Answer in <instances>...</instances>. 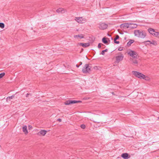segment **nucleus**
Segmentation results:
<instances>
[{"instance_id": "obj_1", "label": "nucleus", "mask_w": 159, "mask_h": 159, "mask_svg": "<svg viewBox=\"0 0 159 159\" xmlns=\"http://www.w3.org/2000/svg\"><path fill=\"white\" fill-rule=\"evenodd\" d=\"M134 34L135 36L142 39L144 38L146 35V33L145 31L142 30H135Z\"/></svg>"}, {"instance_id": "obj_2", "label": "nucleus", "mask_w": 159, "mask_h": 159, "mask_svg": "<svg viewBox=\"0 0 159 159\" xmlns=\"http://www.w3.org/2000/svg\"><path fill=\"white\" fill-rule=\"evenodd\" d=\"M91 67L88 64H86L82 68V71L84 73H90L91 71Z\"/></svg>"}, {"instance_id": "obj_3", "label": "nucleus", "mask_w": 159, "mask_h": 159, "mask_svg": "<svg viewBox=\"0 0 159 159\" xmlns=\"http://www.w3.org/2000/svg\"><path fill=\"white\" fill-rule=\"evenodd\" d=\"M132 73L136 77L140 79H144V77H145L144 75L137 71H133Z\"/></svg>"}, {"instance_id": "obj_4", "label": "nucleus", "mask_w": 159, "mask_h": 159, "mask_svg": "<svg viewBox=\"0 0 159 159\" xmlns=\"http://www.w3.org/2000/svg\"><path fill=\"white\" fill-rule=\"evenodd\" d=\"M82 102L80 100H68L64 102V104L66 105H68L70 104H75L77 103H81Z\"/></svg>"}, {"instance_id": "obj_5", "label": "nucleus", "mask_w": 159, "mask_h": 159, "mask_svg": "<svg viewBox=\"0 0 159 159\" xmlns=\"http://www.w3.org/2000/svg\"><path fill=\"white\" fill-rule=\"evenodd\" d=\"M128 54L131 57H132L133 58H137L138 54L134 51L130 50L128 53Z\"/></svg>"}, {"instance_id": "obj_6", "label": "nucleus", "mask_w": 159, "mask_h": 159, "mask_svg": "<svg viewBox=\"0 0 159 159\" xmlns=\"http://www.w3.org/2000/svg\"><path fill=\"white\" fill-rule=\"evenodd\" d=\"M75 20L77 22L80 23H83L86 21V19L85 18H83L82 17H75Z\"/></svg>"}, {"instance_id": "obj_7", "label": "nucleus", "mask_w": 159, "mask_h": 159, "mask_svg": "<svg viewBox=\"0 0 159 159\" xmlns=\"http://www.w3.org/2000/svg\"><path fill=\"white\" fill-rule=\"evenodd\" d=\"M98 25V27L101 30L106 29L108 27V25L104 23L100 22Z\"/></svg>"}, {"instance_id": "obj_8", "label": "nucleus", "mask_w": 159, "mask_h": 159, "mask_svg": "<svg viewBox=\"0 0 159 159\" xmlns=\"http://www.w3.org/2000/svg\"><path fill=\"white\" fill-rule=\"evenodd\" d=\"M119 53L121 54L120 55L116 57V61L117 63L122 61L123 60L124 57L123 54H121V52L120 53Z\"/></svg>"}, {"instance_id": "obj_9", "label": "nucleus", "mask_w": 159, "mask_h": 159, "mask_svg": "<svg viewBox=\"0 0 159 159\" xmlns=\"http://www.w3.org/2000/svg\"><path fill=\"white\" fill-rule=\"evenodd\" d=\"M130 23H126L122 24L120 25V27L121 29L129 28V25Z\"/></svg>"}, {"instance_id": "obj_10", "label": "nucleus", "mask_w": 159, "mask_h": 159, "mask_svg": "<svg viewBox=\"0 0 159 159\" xmlns=\"http://www.w3.org/2000/svg\"><path fill=\"white\" fill-rule=\"evenodd\" d=\"M121 157L124 159H128L130 157V156L126 153L122 154Z\"/></svg>"}, {"instance_id": "obj_11", "label": "nucleus", "mask_w": 159, "mask_h": 159, "mask_svg": "<svg viewBox=\"0 0 159 159\" xmlns=\"http://www.w3.org/2000/svg\"><path fill=\"white\" fill-rule=\"evenodd\" d=\"M78 44L82 46L84 48H86L88 47L90 45L89 43H80Z\"/></svg>"}, {"instance_id": "obj_12", "label": "nucleus", "mask_w": 159, "mask_h": 159, "mask_svg": "<svg viewBox=\"0 0 159 159\" xmlns=\"http://www.w3.org/2000/svg\"><path fill=\"white\" fill-rule=\"evenodd\" d=\"M47 132V131L46 130H42L38 132V134L44 136L46 134Z\"/></svg>"}, {"instance_id": "obj_13", "label": "nucleus", "mask_w": 159, "mask_h": 159, "mask_svg": "<svg viewBox=\"0 0 159 159\" xmlns=\"http://www.w3.org/2000/svg\"><path fill=\"white\" fill-rule=\"evenodd\" d=\"M145 43H147V44H152L155 45L157 44V42L154 40H152V42L148 40L145 42Z\"/></svg>"}, {"instance_id": "obj_14", "label": "nucleus", "mask_w": 159, "mask_h": 159, "mask_svg": "<svg viewBox=\"0 0 159 159\" xmlns=\"http://www.w3.org/2000/svg\"><path fill=\"white\" fill-rule=\"evenodd\" d=\"M148 31L151 34H152L153 35L156 32L154 29L151 28H149L148 29Z\"/></svg>"}, {"instance_id": "obj_15", "label": "nucleus", "mask_w": 159, "mask_h": 159, "mask_svg": "<svg viewBox=\"0 0 159 159\" xmlns=\"http://www.w3.org/2000/svg\"><path fill=\"white\" fill-rule=\"evenodd\" d=\"M27 128V127L26 125H24L22 127L23 131L25 134H27L28 133Z\"/></svg>"}, {"instance_id": "obj_16", "label": "nucleus", "mask_w": 159, "mask_h": 159, "mask_svg": "<svg viewBox=\"0 0 159 159\" xmlns=\"http://www.w3.org/2000/svg\"><path fill=\"white\" fill-rule=\"evenodd\" d=\"M130 25H129V28L130 29H134L136 28L137 26V25L136 24H132L130 23Z\"/></svg>"}, {"instance_id": "obj_17", "label": "nucleus", "mask_w": 159, "mask_h": 159, "mask_svg": "<svg viewBox=\"0 0 159 159\" xmlns=\"http://www.w3.org/2000/svg\"><path fill=\"white\" fill-rule=\"evenodd\" d=\"M102 42L104 44H108V41L107 40V38L105 37H104L102 39Z\"/></svg>"}, {"instance_id": "obj_18", "label": "nucleus", "mask_w": 159, "mask_h": 159, "mask_svg": "<svg viewBox=\"0 0 159 159\" xmlns=\"http://www.w3.org/2000/svg\"><path fill=\"white\" fill-rule=\"evenodd\" d=\"M134 40H133L130 39L128 42L127 45L128 46H130L132 43H133L134 42Z\"/></svg>"}, {"instance_id": "obj_19", "label": "nucleus", "mask_w": 159, "mask_h": 159, "mask_svg": "<svg viewBox=\"0 0 159 159\" xmlns=\"http://www.w3.org/2000/svg\"><path fill=\"white\" fill-rule=\"evenodd\" d=\"M84 35L83 34H80L75 35L74 37H79L80 39H83L84 38Z\"/></svg>"}, {"instance_id": "obj_20", "label": "nucleus", "mask_w": 159, "mask_h": 159, "mask_svg": "<svg viewBox=\"0 0 159 159\" xmlns=\"http://www.w3.org/2000/svg\"><path fill=\"white\" fill-rule=\"evenodd\" d=\"M132 63L135 64H138V61H137L135 59V58H133L132 59Z\"/></svg>"}, {"instance_id": "obj_21", "label": "nucleus", "mask_w": 159, "mask_h": 159, "mask_svg": "<svg viewBox=\"0 0 159 159\" xmlns=\"http://www.w3.org/2000/svg\"><path fill=\"white\" fill-rule=\"evenodd\" d=\"M14 97H15V95H12L11 96L8 97L7 98V101L8 100H10L11 99H12V98H14Z\"/></svg>"}, {"instance_id": "obj_22", "label": "nucleus", "mask_w": 159, "mask_h": 159, "mask_svg": "<svg viewBox=\"0 0 159 159\" xmlns=\"http://www.w3.org/2000/svg\"><path fill=\"white\" fill-rule=\"evenodd\" d=\"M108 51V49H106L104 50H102L101 53H100V54H102V55H104L105 54V52H107Z\"/></svg>"}, {"instance_id": "obj_23", "label": "nucleus", "mask_w": 159, "mask_h": 159, "mask_svg": "<svg viewBox=\"0 0 159 159\" xmlns=\"http://www.w3.org/2000/svg\"><path fill=\"white\" fill-rule=\"evenodd\" d=\"M153 36H156V37H159V33L155 32Z\"/></svg>"}, {"instance_id": "obj_24", "label": "nucleus", "mask_w": 159, "mask_h": 159, "mask_svg": "<svg viewBox=\"0 0 159 159\" xmlns=\"http://www.w3.org/2000/svg\"><path fill=\"white\" fill-rule=\"evenodd\" d=\"M5 27L4 24L3 23H0V27L2 28L3 29Z\"/></svg>"}, {"instance_id": "obj_25", "label": "nucleus", "mask_w": 159, "mask_h": 159, "mask_svg": "<svg viewBox=\"0 0 159 159\" xmlns=\"http://www.w3.org/2000/svg\"><path fill=\"white\" fill-rule=\"evenodd\" d=\"M62 10H61V13H65L66 12V11L63 8H62Z\"/></svg>"}, {"instance_id": "obj_26", "label": "nucleus", "mask_w": 159, "mask_h": 159, "mask_svg": "<svg viewBox=\"0 0 159 159\" xmlns=\"http://www.w3.org/2000/svg\"><path fill=\"white\" fill-rule=\"evenodd\" d=\"M5 75L4 72H2L0 74V79L2 78Z\"/></svg>"}, {"instance_id": "obj_27", "label": "nucleus", "mask_w": 159, "mask_h": 159, "mask_svg": "<svg viewBox=\"0 0 159 159\" xmlns=\"http://www.w3.org/2000/svg\"><path fill=\"white\" fill-rule=\"evenodd\" d=\"M62 9V8H59L56 10V12L58 13H61V10Z\"/></svg>"}, {"instance_id": "obj_28", "label": "nucleus", "mask_w": 159, "mask_h": 159, "mask_svg": "<svg viewBox=\"0 0 159 159\" xmlns=\"http://www.w3.org/2000/svg\"><path fill=\"white\" fill-rule=\"evenodd\" d=\"M80 127L82 129H84L86 127V126L85 125L82 124L80 125Z\"/></svg>"}, {"instance_id": "obj_29", "label": "nucleus", "mask_w": 159, "mask_h": 159, "mask_svg": "<svg viewBox=\"0 0 159 159\" xmlns=\"http://www.w3.org/2000/svg\"><path fill=\"white\" fill-rule=\"evenodd\" d=\"M102 45L103 46L104 45L102 43H98V48H101V47Z\"/></svg>"}, {"instance_id": "obj_30", "label": "nucleus", "mask_w": 159, "mask_h": 159, "mask_svg": "<svg viewBox=\"0 0 159 159\" xmlns=\"http://www.w3.org/2000/svg\"><path fill=\"white\" fill-rule=\"evenodd\" d=\"M29 96H31L32 94L30 93H27L26 95V97H28Z\"/></svg>"}, {"instance_id": "obj_31", "label": "nucleus", "mask_w": 159, "mask_h": 159, "mask_svg": "<svg viewBox=\"0 0 159 159\" xmlns=\"http://www.w3.org/2000/svg\"><path fill=\"white\" fill-rule=\"evenodd\" d=\"M144 79H143L145 80H149V78L148 77L145 76V77H144Z\"/></svg>"}, {"instance_id": "obj_32", "label": "nucleus", "mask_w": 159, "mask_h": 159, "mask_svg": "<svg viewBox=\"0 0 159 159\" xmlns=\"http://www.w3.org/2000/svg\"><path fill=\"white\" fill-rule=\"evenodd\" d=\"M119 38V36L118 35H116L115 39L117 40V39H118Z\"/></svg>"}, {"instance_id": "obj_33", "label": "nucleus", "mask_w": 159, "mask_h": 159, "mask_svg": "<svg viewBox=\"0 0 159 159\" xmlns=\"http://www.w3.org/2000/svg\"><path fill=\"white\" fill-rule=\"evenodd\" d=\"M98 66H94L93 67V68L95 69V70H97L98 69Z\"/></svg>"}, {"instance_id": "obj_34", "label": "nucleus", "mask_w": 159, "mask_h": 159, "mask_svg": "<svg viewBox=\"0 0 159 159\" xmlns=\"http://www.w3.org/2000/svg\"><path fill=\"white\" fill-rule=\"evenodd\" d=\"M32 127L31 125H29L28 126V128L29 129H32Z\"/></svg>"}, {"instance_id": "obj_35", "label": "nucleus", "mask_w": 159, "mask_h": 159, "mask_svg": "<svg viewBox=\"0 0 159 159\" xmlns=\"http://www.w3.org/2000/svg\"><path fill=\"white\" fill-rule=\"evenodd\" d=\"M122 50H123V49L122 47H120L118 49V50L119 51H122Z\"/></svg>"}, {"instance_id": "obj_36", "label": "nucleus", "mask_w": 159, "mask_h": 159, "mask_svg": "<svg viewBox=\"0 0 159 159\" xmlns=\"http://www.w3.org/2000/svg\"><path fill=\"white\" fill-rule=\"evenodd\" d=\"M57 120L59 122H61V119L59 118L57 119Z\"/></svg>"}, {"instance_id": "obj_37", "label": "nucleus", "mask_w": 159, "mask_h": 159, "mask_svg": "<svg viewBox=\"0 0 159 159\" xmlns=\"http://www.w3.org/2000/svg\"><path fill=\"white\" fill-rule=\"evenodd\" d=\"M119 43H120V42L119 41H116L115 43L118 44H119Z\"/></svg>"}, {"instance_id": "obj_38", "label": "nucleus", "mask_w": 159, "mask_h": 159, "mask_svg": "<svg viewBox=\"0 0 159 159\" xmlns=\"http://www.w3.org/2000/svg\"><path fill=\"white\" fill-rule=\"evenodd\" d=\"M116 39H115V38H114V43H116V42L117 41H116Z\"/></svg>"}, {"instance_id": "obj_39", "label": "nucleus", "mask_w": 159, "mask_h": 159, "mask_svg": "<svg viewBox=\"0 0 159 159\" xmlns=\"http://www.w3.org/2000/svg\"><path fill=\"white\" fill-rule=\"evenodd\" d=\"M76 66L77 67H79V66H80V65H78V64H77L76 65Z\"/></svg>"}, {"instance_id": "obj_40", "label": "nucleus", "mask_w": 159, "mask_h": 159, "mask_svg": "<svg viewBox=\"0 0 159 159\" xmlns=\"http://www.w3.org/2000/svg\"><path fill=\"white\" fill-rule=\"evenodd\" d=\"M80 64L79 65L80 66L82 64V62H80Z\"/></svg>"}, {"instance_id": "obj_41", "label": "nucleus", "mask_w": 159, "mask_h": 159, "mask_svg": "<svg viewBox=\"0 0 159 159\" xmlns=\"http://www.w3.org/2000/svg\"><path fill=\"white\" fill-rule=\"evenodd\" d=\"M108 36H111V35H109V34H108Z\"/></svg>"}, {"instance_id": "obj_42", "label": "nucleus", "mask_w": 159, "mask_h": 159, "mask_svg": "<svg viewBox=\"0 0 159 159\" xmlns=\"http://www.w3.org/2000/svg\"><path fill=\"white\" fill-rule=\"evenodd\" d=\"M120 33V34H123V33Z\"/></svg>"}, {"instance_id": "obj_43", "label": "nucleus", "mask_w": 159, "mask_h": 159, "mask_svg": "<svg viewBox=\"0 0 159 159\" xmlns=\"http://www.w3.org/2000/svg\"><path fill=\"white\" fill-rule=\"evenodd\" d=\"M146 43V44H147V43Z\"/></svg>"}, {"instance_id": "obj_44", "label": "nucleus", "mask_w": 159, "mask_h": 159, "mask_svg": "<svg viewBox=\"0 0 159 159\" xmlns=\"http://www.w3.org/2000/svg\"><path fill=\"white\" fill-rule=\"evenodd\" d=\"M112 93L113 94H114V93H113V92Z\"/></svg>"}, {"instance_id": "obj_45", "label": "nucleus", "mask_w": 159, "mask_h": 159, "mask_svg": "<svg viewBox=\"0 0 159 159\" xmlns=\"http://www.w3.org/2000/svg\"><path fill=\"white\" fill-rule=\"evenodd\" d=\"M111 39L112 40L113 39V38H111Z\"/></svg>"}, {"instance_id": "obj_46", "label": "nucleus", "mask_w": 159, "mask_h": 159, "mask_svg": "<svg viewBox=\"0 0 159 159\" xmlns=\"http://www.w3.org/2000/svg\"><path fill=\"white\" fill-rule=\"evenodd\" d=\"M158 118L159 119V117H158Z\"/></svg>"}]
</instances>
